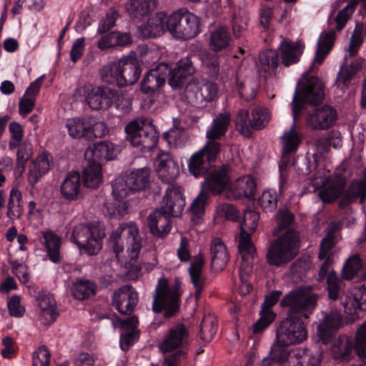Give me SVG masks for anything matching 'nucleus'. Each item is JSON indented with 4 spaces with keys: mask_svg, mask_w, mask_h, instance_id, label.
<instances>
[{
    "mask_svg": "<svg viewBox=\"0 0 366 366\" xmlns=\"http://www.w3.org/2000/svg\"><path fill=\"white\" fill-rule=\"evenodd\" d=\"M319 295L299 287L285 294L280 306L286 309V317L280 322L276 337L280 342L299 345L307 339L308 332L302 320L308 319L315 312Z\"/></svg>",
    "mask_w": 366,
    "mask_h": 366,
    "instance_id": "nucleus-1",
    "label": "nucleus"
},
{
    "mask_svg": "<svg viewBox=\"0 0 366 366\" xmlns=\"http://www.w3.org/2000/svg\"><path fill=\"white\" fill-rule=\"evenodd\" d=\"M179 165L169 156L160 158L157 169L159 179L169 186L163 197L159 209L148 217V227L150 232L157 237H164L172 229L171 217H179L185 206V198L179 187L172 183L179 175Z\"/></svg>",
    "mask_w": 366,
    "mask_h": 366,
    "instance_id": "nucleus-2",
    "label": "nucleus"
},
{
    "mask_svg": "<svg viewBox=\"0 0 366 366\" xmlns=\"http://www.w3.org/2000/svg\"><path fill=\"white\" fill-rule=\"evenodd\" d=\"M324 99L325 86L316 76L309 77L301 91L295 89L292 102L293 122L281 139L284 155H290L295 152L302 142V135L296 129L297 122L305 105L318 106Z\"/></svg>",
    "mask_w": 366,
    "mask_h": 366,
    "instance_id": "nucleus-3",
    "label": "nucleus"
},
{
    "mask_svg": "<svg viewBox=\"0 0 366 366\" xmlns=\"http://www.w3.org/2000/svg\"><path fill=\"white\" fill-rule=\"evenodd\" d=\"M231 167L224 164L212 168L206 174L204 180L202 182L201 190L190 206L193 219H199L204 214L209 193L219 195L231 187Z\"/></svg>",
    "mask_w": 366,
    "mask_h": 366,
    "instance_id": "nucleus-4",
    "label": "nucleus"
},
{
    "mask_svg": "<svg viewBox=\"0 0 366 366\" xmlns=\"http://www.w3.org/2000/svg\"><path fill=\"white\" fill-rule=\"evenodd\" d=\"M190 345V334L188 327L183 323L172 326L159 345L162 353L171 354L166 356L162 366H179L188 357Z\"/></svg>",
    "mask_w": 366,
    "mask_h": 366,
    "instance_id": "nucleus-5",
    "label": "nucleus"
},
{
    "mask_svg": "<svg viewBox=\"0 0 366 366\" xmlns=\"http://www.w3.org/2000/svg\"><path fill=\"white\" fill-rule=\"evenodd\" d=\"M180 286L181 282L177 278L172 286H169L166 278L159 280L152 301V310L154 313L164 312V317L169 319L179 312L182 294Z\"/></svg>",
    "mask_w": 366,
    "mask_h": 366,
    "instance_id": "nucleus-6",
    "label": "nucleus"
},
{
    "mask_svg": "<svg viewBox=\"0 0 366 366\" xmlns=\"http://www.w3.org/2000/svg\"><path fill=\"white\" fill-rule=\"evenodd\" d=\"M345 187L344 182L332 183L320 191V198L324 203H332L342 196L338 203L341 209L357 199L362 203L366 199V175L362 180L353 181L346 190Z\"/></svg>",
    "mask_w": 366,
    "mask_h": 366,
    "instance_id": "nucleus-7",
    "label": "nucleus"
},
{
    "mask_svg": "<svg viewBox=\"0 0 366 366\" xmlns=\"http://www.w3.org/2000/svg\"><path fill=\"white\" fill-rule=\"evenodd\" d=\"M300 238L292 229L273 240L266 253L268 264L281 267L293 260L299 252Z\"/></svg>",
    "mask_w": 366,
    "mask_h": 366,
    "instance_id": "nucleus-8",
    "label": "nucleus"
},
{
    "mask_svg": "<svg viewBox=\"0 0 366 366\" xmlns=\"http://www.w3.org/2000/svg\"><path fill=\"white\" fill-rule=\"evenodd\" d=\"M105 236L103 223L92 222L76 225L71 232V241L89 255H95L101 250L102 239Z\"/></svg>",
    "mask_w": 366,
    "mask_h": 366,
    "instance_id": "nucleus-9",
    "label": "nucleus"
},
{
    "mask_svg": "<svg viewBox=\"0 0 366 366\" xmlns=\"http://www.w3.org/2000/svg\"><path fill=\"white\" fill-rule=\"evenodd\" d=\"M126 139L133 147H142V149L149 151L159 142V133L152 122L148 119H136L129 122L124 127Z\"/></svg>",
    "mask_w": 366,
    "mask_h": 366,
    "instance_id": "nucleus-10",
    "label": "nucleus"
},
{
    "mask_svg": "<svg viewBox=\"0 0 366 366\" xmlns=\"http://www.w3.org/2000/svg\"><path fill=\"white\" fill-rule=\"evenodd\" d=\"M127 237V252L131 261L136 262L142 249V239L139 235V229L133 222L121 224L110 234L108 244L117 257L124 250L122 237Z\"/></svg>",
    "mask_w": 366,
    "mask_h": 366,
    "instance_id": "nucleus-11",
    "label": "nucleus"
},
{
    "mask_svg": "<svg viewBox=\"0 0 366 366\" xmlns=\"http://www.w3.org/2000/svg\"><path fill=\"white\" fill-rule=\"evenodd\" d=\"M170 34L177 39H190L201 32L199 18L181 9L169 16Z\"/></svg>",
    "mask_w": 366,
    "mask_h": 366,
    "instance_id": "nucleus-12",
    "label": "nucleus"
},
{
    "mask_svg": "<svg viewBox=\"0 0 366 366\" xmlns=\"http://www.w3.org/2000/svg\"><path fill=\"white\" fill-rule=\"evenodd\" d=\"M354 350L366 366V322L357 329L355 344L347 338L340 339L333 345L332 353L335 360L347 362L352 359Z\"/></svg>",
    "mask_w": 366,
    "mask_h": 366,
    "instance_id": "nucleus-13",
    "label": "nucleus"
},
{
    "mask_svg": "<svg viewBox=\"0 0 366 366\" xmlns=\"http://www.w3.org/2000/svg\"><path fill=\"white\" fill-rule=\"evenodd\" d=\"M66 127L69 135L75 139H85L93 140L104 137L108 132L106 124L97 122L96 119L89 117H74L68 119Z\"/></svg>",
    "mask_w": 366,
    "mask_h": 366,
    "instance_id": "nucleus-14",
    "label": "nucleus"
},
{
    "mask_svg": "<svg viewBox=\"0 0 366 366\" xmlns=\"http://www.w3.org/2000/svg\"><path fill=\"white\" fill-rule=\"evenodd\" d=\"M362 3V8L366 10V0H350L347 4L341 9L334 19L329 21L330 29L328 32H322L317 41V48L330 51L332 50L336 38L335 31H340L345 26L347 21L354 13L359 3Z\"/></svg>",
    "mask_w": 366,
    "mask_h": 366,
    "instance_id": "nucleus-15",
    "label": "nucleus"
},
{
    "mask_svg": "<svg viewBox=\"0 0 366 366\" xmlns=\"http://www.w3.org/2000/svg\"><path fill=\"white\" fill-rule=\"evenodd\" d=\"M219 155V144L213 142H206L201 149L192 154L189 159V172L196 179L204 177Z\"/></svg>",
    "mask_w": 366,
    "mask_h": 366,
    "instance_id": "nucleus-16",
    "label": "nucleus"
},
{
    "mask_svg": "<svg viewBox=\"0 0 366 366\" xmlns=\"http://www.w3.org/2000/svg\"><path fill=\"white\" fill-rule=\"evenodd\" d=\"M194 56H187L180 59L174 67L169 64L168 83L174 89H182L189 78L196 72Z\"/></svg>",
    "mask_w": 366,
    "mask_h": 366,
    "instance_id": "nucleus-17",
    "label": "nucleus"
},
{
    "mask_svg": "<svg viewBox=\"0 0 366 366\" xmlns=\"http://www.w3.org/2000/svg\"><path fill=\"white\" fill-rule=\"evenodd\" d=\"M341 325L342 315L339 311L325 312L322 320L317 326V342L325 345L331 343Z\"/></svg>",
    "mask_w": 366,
    "mask_h": 366,
    "instance_id": "nucleus-18",
    "label": "nucleus"
},
{
    "mask_svg": "<svg viewBox=\"0 0 366 366\" xmlns=\"http://www.w3.org/2000/svg\"><path fill=\"white\" fill-rule=\"evenodd\" d=\"M282 292L280 290H273L265 295L261 305L260 317L253 325V332L255 334L262 332L275 320L277 315L271 310L280 300Z\"/></svg>",
    "mask_w": 366,
    "mask_h": 366,
    "instance_id": "nucleus-19",
    "label": "nucleus"
},
{
    "mask_svg": "<svg viewBox=\"0 0 366 366\" xmlns=\"http://www.w3.org/2000/svg\"><path fill=\"white\" fill-rule=\"evenodd\" d=\"M169 63L162 62L155 68L148 71L140 85L144 94H152L162 87L168 79Z\"/></svg>",
    "mask_w": 366,
    "mask_h": 366,
    "instance_id": "nucleus-20",
    "label": "nucleus"
},
{
    "mask_svg": "<svg viewBox=\"0 0 366 366\" xmlns=\"http://www.w3.org/2000/svg\"><path fill=\"white\" fill-rule=\"evenodd\" d=\"M138 302V293L133 287L128 285L119 288L112 296V305L122 315L132 314Z\"/></svg>",
    "mask_w": 366,
    "mask_h": 366,
    "instance_id": "nucleus-21",
    "label": "nucleus"
},
{
    "mask_svg": "<svg viewBox=\"0 0 366 366\" xmlns=\"http://www.w3.org/2000/svg\"><path fill=\"white\" fill-rule=\"evenodd\" d=\"M337 117V112L332 107L324 105L313 109L309 114L307 122L312 129H325L335 124Z\"/></svg>",
    "mask_w": 366,
    "mask_h": 366,
    "instance_id": "nucleus-22",
    "label": "nucleus"
},
{
    "mask_svg": "<svg viewBox=\"0 0 366 366\" xmlns=\"http://www.w3.org/2000/svg\"><path fill=\"white\" fill-rule=\"evenodd\" d=\"M139 29L144 38L159 36L167 31L170 33L169 16L164 12L157 13L150 16L147 23L141 25Z\"/></svg>",
    "mask_w": 366,
    "mask_h": 366,
    "instance_id": "nucleus-23",
    "label": "nucleus"
},
{
    "mask_svg": "<svg viewBox=\"0 0 366 366\" xmlns=\"http://www.w3.org/2000/svg\"><path fill=\"white\" fill-rule=\"evenodd\" d=\"M121 71V81L124 86H128L135 84L142 73V68L136 56H124L118 61Z\"/></svg>",
    "mask_w": 366,
    "mask_h": 366,
    "instance_id": "nucleus-24",
    "label": "nucleus"
},
{
    "mask_svg": "<svg viewBox=\"0 0 366 366\" xmlns=\"http://www.w3.org/2000/svg\"><path fill=\"white\" fill-rule=\"evenodd\" d=\"M114 89L105 86L93 88L86 97V102L93 110L107 109L112 106Z\"/></svg>",
    "mask_w": 366,
    "mask_h": 366,
    "instance_id": "nucleus-25",
    "label": "nucleus"
},
{
    "mask_svg": "<svg viewBox=\"0 0 366 366\" xmlns=\"http://www.w3.org/2000/svg\"><path fill=\"white\" fill-rule=\"evenodd\" d=\"M316 152L314 154L307 153L303 159V167H299L302 174L308 175L315 172L319 165V159L330 149L329 142L325 137H321L315 142Z\"/></svg>",
    "mask_w": 366,
    "mask_h": 366,
    "instance_id": "nucleus-26",
    "label": "nucleus"
},
{
    "mask_svg": "<svg viewBox=\"0 0 366 366\" xmlns=\"http://www.w3.org/2000/svg\"><path fill=\"white\" fill-rule=\"evenodd\" d=\"M218 93L215 83L207 82L200 86H195L192 92H187V97L197 107H205L214 101Z\"/></svg>",
    "mask_w": 366,
    "mask_h": 366,
    "instance_id": "nucleus-27",
    "label": "nucleus"
},
{
    "mask_svg": "<svg viewBox=\"0 0 366 366\" xmlns=\"http://www.w3.org/2000/svg\"><path fill=\"white\" fill-rule=\"evenodd\" d=\"M304 43L301 41L293 42L283 39L278 47L280 51L282 62L285 66L297 64L304 50Z\"/></svg>",
    "mask_w": 366,
    "mask_h": 366,
    "instance_id": "nucleus-28",
    "label": "nucleus"
},
{
    "mask_svg": "<svg viewBox=\"0 0 366 366\" xmlns=\"http://www.w3.org/2000/svg\"><path fill=\"white\" fill-rule=\"evenodd\" d=\"M49 156L48 152H43L29 164L27 179L32 188L43 176L49 172L50 169Z\"/></svg>",
    "mask_w": 366,
    "mask_h": 366,
    "instance_id": "nucleus-29",
    "label": "nucleus"
},
{
    "mask_svg": "<svg viewBox=\"0 0 366 366\" xmlns=\"http://www.w3.org/2000/svg\"><path fill=\"white\" fill-rule=\"evenodd\" d=\"M231 121L229 113L219 114L213 120L206 132L207 142H214L219 144V153L221 151V144L217 142L225 135Z\"/></svg>",
    "mask_w": 366,
    "mask_h": 366,
    "instance_id": "nucleus-30",
    "label": "nucleus"
},
{
    "mask_svg": "<svg viewBox=\"0 0 366 366\" xmlns=\"http://www.w3.org/2000/svg\"><path fill=\"white\" fill-rule=\"evenodd\" d=\"M81 184L79 172L72 171L67 173L60 187L61 197L68 201L78 199L81 193Z\"/></svg>",
    "mask_w": 366,
    "mask_h": 366,
    "instance_id": "nucleus-31",
    "label": "nucleus"
},
{
    "mask_svg": "<svg viewBox=\"0 0 366 366\" xmlns=\"http://www.w3.org/2000/svg\"><path fill=\"white\" fill-rule=\"evenodd\" d=\"M132 43V39L129 33L114 31L102 35L97 42V46L101 51H107L110 48L128 46Z\"/></svg>",
    "mask_w": 366,
    "mask_h": 366,
    "instance_id": "nucleus-32",
    "label": "nucleus"
},
{
    "mask_svg": "<svg viewBox=\"0 0 366 366\" xmlns=\"http://www.w3.org/2000/svg\"><path fill=\"white\" fill-rule=\"evenodd\" d=\"M290 346L289 344L280 342L276 337L269 355L263 358L260 366H273L286 362L290 355Z\"/></svg>",
    "mask_w": 366,
    "mask_h": 366,
    "instance_id": "nucleus-33",
    "label": "nucleus"
},
{
    "mask_svg": "<svg viewBox=\"0 0 366 366\" xmlns=\"http://www.w3.org/2000/svg\"><path fill=\"white\" fill-rule=\"evenodd\" d=\"M139 320L136 316L128 317L121 322V327L124 330L119 340L122 350H128L136 342L139 333L137 330Z\"/></svg>",
    "mask_w": 366,
    "mask_h": 366,
    "instance_id": "nucleus-34",
    "label": "nucleus"
},
{
    "mask_svg": "<svg viewBox=\"0 0 366 366\" xmlns=\"http://www.w3.org/2000/svg\"><path fill=\"white\" fill-rule=\"evenodd\" d=\"M342 277L347 280L357 277L366 280V257L362 259L359 254L350 257L344 264Z\"/></svg>",
    "mask_w": 366,
    "mask_h": 366,
    "instance_id": "nucleus-35",
    "label": "nucleus"
},
{
    "mask_svg": "<svg viewBox=\"0 0 366 366\" xmlns=\"http://www.w3.org/2000/svg\"><path fill=\"white\" fill-rule=\"evenodd\" d=\"M211 266L215 271H222L229 262L227 247L219 238H214L210 245Z\"/></svg>",
    "mask_w": 366,
    "mask_h": 366,
    "instance_id": "nucleus-36",
    "label": "nucleus"
},
{
    "mask_svg": "<svg viewBox=\"0 0 366 366\" xmlns=\"http://www.w3.org/2000/svg\"><path fill=\"white\" fill-rule=\"evenodd\" d=\"M92 160L102 165L104 162L114 159L118 154V149L111 142L99 141L94 144L91 150Z\"/></svg>",
    "mask_w": 366,
    "mask_h": 366,
    "instance_id": "nucleus-37",
    "label": "nucleus"
},
{
    "mask_svg": "<svg viewBox=\"0 0 366 366\" xmlns=\"http://www.w3.org/2000/svg\"><path fill=\"white\" fill-rule=\"evenodd\" d=\"M345 312L350 315H356L359 311H366V287L355 288L347 297L344 303Z\"/></svg>",
    "mask_w": 366,
    "mask_h": 366,
    "instance_id": "nucleus-38",
    "label": "nucleus"
},
{
    "mask_svg": "<svg viewBox=\"0 0 366 366\" xmlns=\"http://www.w3.org/2000/svg\"><path fill=\"white\" fill-rule=\"evenodd\" d=\"M41 233L43 244L46 249L49 259L54 264L60 263L62 259L60 252L61 238L53 231L49 230Z\"/></svg>",
    "mask_w": 366,
    "mask_h": 366,
    "instance_id": "nucleus-39",
    "label": "nucleus"
},
{
    "mask_svg": "<svg viewBox=\"0 0 366 366\" xmlns=\"http://www.w3.org/2000/svg\"><path fill=\"white\" fill-rule=\"evenodd\" d=\"M232 43V35L227 27L218 26L210 34L209 46L214 52L225 51Z\"/></svg>",
    "mask_w": 366,
    "mask_h": 366,
    "instance_id": "nucleus-40",
    "label": "nucleus"
},
{
    "mask_svg": "<svg viewBox=\"0 0 366 366\" xmlns=\"http://www.w3.org/2000/svg\"><path fill=\"white\" fill-rule=\"evenodd\" d=\"M151 170L147 167L134 169L126 175L129 189L133 192L145 189L149 187Z\"/></svg>",
    "mask_w": 366,
    "mask_h": 366,
    "instance_id": "nucleus-41",
    "label": "nucleus"
},
{
    "mask_svg": "<svg viewBox=\"0 0 366 366\" xmlns=\"http://www.w3.org/2000/svg\"><path fill=\"white\" fill-rule=\"evenodd\" d=\"M204 264V259L202 257H198L194 259L189 268L191 282L195 289L194 297L196 300L200 298L205 285V278L202 274Z\"/></svg>",
    "mask_w": 366,
    "mask_h": 366,
    "instance_id": "nucleus-42",
    "label": "nucleus"
},
{
    "mask_svg": "<svg viewBox=\"0 0 366 366\" xmlns=\"http://www.w3.org/2000/svg\"><path fill=\"white\" fill-rule=\"evenodd\" d=\"M99 74L103 83L113 87H124L123 82L120 81L121 71L117 61L109 62L104 65L99 70Z\"/></svg>",
    "mask_w": 366,
    "mask_h": 366,
    "instance_id": "nucleus-43",
    "label": "nucleus"
},
{
    "mask_svg": "<svg viewBox=\"0 0 366 366\" xmlns=\"http://www.w3.org/2000/svg\"><path fill=\"white\" fill-rule=\"evenodd\" d=\"M97 290V286L94 282L79 279L74 282L71 287L72 296L77 300L84 301L94 297Z\"/></svg>",
    "mask_w": 366,
    "mask_h": 366,
    "instance_id": "nucleus-44",
    "label": "nucleus"
},
{
    "mask_svg": "<svg viewBox=\"0 0 366 366\" xmlns=\"http://www.w3.org/2000/svg\"><path fill=\"white\" fill-rule=\"evenodd\" d=\"M256 191L257 183L252 176L241 177L234 183V193L238 199L246 197L254 199Z\"/></svg>",
    "mask_w": 366,
    "mask_h": 366,
    "instance_id": "nucleus-45",
    "label": "nucleus"
},
{
    "mask_svg": "<svg viewBox=\"0 0 366 366\" xmlns=\"http://www.w3.org/2000/svg\"><path fill=\"white\" fill-rule=\"evenodd\" d=\"M156 4V0H129L127 11L132 18L141 19L154 9Z\"/></svg>",
    "mask_w": 366,
    "mask_h": 366,
    "instance_id": "nucleus-46",
    "label": "nucleus"
},
{
    "mask_svg": "<svg viewBox=\"0 0 366 366\" xmlns=\"http://www.w3.org/2000/svg\"><path fill=\"white\" fill-rule=\"evenodd\" d=\"M200 59L204 73L211 80L217 79L219 74V56L214 52L204 51L201 52Z\"/></svg>",
    "mask_w": 366,
    "mask_h": 366,
    "instance_id": "nucleus-47",
    "label": "nucleus"
},
{
    "mask_svg": "<svg viewBox=\"0 0 366 366\" xmlns=\"http://www.w3.org/2000/svg\"><path fill=\"white\" fill-rule=\"evenodd\" d=\"M81 183L88 188H97L102 182V167L95 162H89L83 169Z\"/></svg>",
    "mask_w": 366,
    "mask_h": 366,
    "instance_id": "nucleus-48",
    "label": "nucleus"
},
{
    "mask_svg": "<svg viewBox=\"0 0 366 366\" xmlns=\"http://www.w3.org/2000/svg\"><path fill=\"white\" fill-rule=\"evenodd\" d=\"M345 283L335 270H332L327 279L328 297L333 301L342 297L344 294Z\"/></svg>",
    "mask_w": 366,
    "mask_h": 366,
    "instance_id": "nucleus-49",
    "label": "nucleus"
},
{
    "mask_svg": "<svg viewBox=\"0 0 366 366\" xmlns=\"http://www.w3.org/2000/svg\"><path fill=\"white\" fill-rule=\"evenodd\" d=\"M23 213V202L21 193L16 188L10 191L9 199L7 205V216L10 219H19Z\"/></svg>",
    "mask_w": 366,
    "mask_h": 366,
    "instance_id": "nucleus-50",
    "label": "nucleus"
},
{
    "mask_svg": "<svg viewBox=\"0 0 366 366\" xmlns=\"http://www.w3.org/2000/svg\"><path fill=\"white\" fill-rule=\"evenodd\" d=\"M362 61L355 60L352 61L349 66L342 72L337 74V85L338 88L343 89L351 81L353 76L361 69Z\"/></svg>",
    "mask_w": 366,
    "mask_h": 366,
    "instance_id": "nucleus-51",
    "label": "nucleus"
},
{
    "mask_svg": "<svg viewBox=\"0 0 366 366\" xmlns=\"http://www.w3.org/2000/svg\"><path fill=\"white\" fill-rule=\"evenodd\" d=\"M217 323L212 317H204L200 324L199 338L204 343L209 342L217 331Z\"/></svg>",
    "mask_w": 366,
    "mask_h": 366,
    "instance_id": "nucleus-52",
    "label": "nucleus"
},
{
    "mask_svg": "<svg viewBox=\"0 0 366 366\" xmlns=\"http://www.w3.org/2000/svg\"><path fill=\"white\" fill-rule=\"evenodd\" d=\"M235 124L237 129L244 137H252L253 128L248 110L240 109L237 112L235 119Z\"/></svg>",
    "mask_w": 366,
    "mask_h": 366,
    "instance_id": "nucleus-53",
    "label": "nucleus"
},
{
    "mask_svg": "<svg viewBox=\"0 0 366 366\" xmlns=\"http://www.w3.org/2000/svg\"><path fill=\"white\" fill-rule=\"evenodd\" d=\"M104 212L110 218H122L128 212L127 203L124 201L114 199L112 202H107L105 204Z\"/></svg>",
    "mask_w": 366,
    "mask_h": 366,
    "instance_id": "nucleus-54",
    "label": "nucleus"
},
{
    "mask_svg": "<svg viewBox=\"0 0 366 366\" xmlns=\"http://www.w3.org/2000/svg\"><path fill=\"white\" fill-rule=\"evenodd\" d=\"M251 122L253 130H261L264 128L269 120L268 110L262 107H256L252 110Z\"/></svg>",
    "mask_w": 366,
    "mask_h": 366,
    "instance_id": "nucleus-55",
    "label": "nucleus"
},
{
    "mask_svg": "<svg viewBox=\"0 0 366 366\" xmlns=\"http://www.w3.org/2000/svg\"><path fill=\"white\" fill-rule=\"evenodd\" d=\"M278 202L277 195L275 191L264 190L258 199V203L263 211L272 212L277 209Z\"/></svg>",
    "mask_w": 366,
    "mask_h": 366,
    "instance_id": "nucleus-56",
    "label": "nucleus"
},
{
    "mask_svg": "<svg viewBox=\"0 0 366 366\" xmlns=\"http://www.w3.org/2000/svg\"><path fill=\"white\" fill-rule=\"evenodd\" d=\"M118 17V13L115 10H110L99 22L97 33L104 34L109 31L115 25Z\"/></svg>",
    "mask_w": 366,
    "mask_h": 366,
    "instance_id": "nucleus-57",
    "label": "nucleus"
},
{
    "mask_svg": "<svg viewBox=\"0 0 366 366\" xmlns=\"http://www.w3.org/2000/svg\"><path fill=\"white\" fill-rule=\"evenodd\" d=\"M259 59L262 65L275 69L279 64V54L276 50L267 49L259 53Z\"/></svg>",
    "mask_w": 366,
    "mask_h": 366,
    "instance_id": "nucleus-58",
    "label": "nucleus"
},
{
    "mask_svg": "<svg viewBox=\"0 0 366 366\" xmlns=\"http://www.w3.org/2000/svg\"><path fill=\"white\" fill-rule=\"evenodd\" d=\"M9 313L11 317H22L26 312V309L21 305V297L17 295H13L7 302Z\"/></svg>",
    "mask_w": 366,
    "mask_h": 366,
    "instance_id": "nucleus-59",
    "label": "nucleus"
},
{
    "mask_svg": "<svg viewBox=\"0 0 366 366\" xmlns=\"http://www.w3.org/2000/svg\"><path fill=\"white\" fill-rule=\"evenodd\" d=\"M259 219V214L256 211H247L241 223L242 234L244 229H248L250 232H254L257 227Z\"/></svg>",
    "mask_w": 366,
    "mask_h": 366,
    "instance_id": "nucleus-60",
    "label": "nucleus"
},
{
    "mask_svg": "<svg viewBox=\"0 0 366 366\" xmlns=\"http://www.w3.org/2000/svg\"><path fill=\"white\" fill-rule=\"evenodd\" d=\"M51 354L45 345L40 346L33 354L32 366H49Z\"/></svg>",
    "mask_w": 366,
    "mask_h": 366,
    "instance_id": "nucleus-61",
    "label": "nucleus"
},
{
    "mask_svg": "<svg viewBox=\"0 0 366 366\" xmlns=\"http://www.w3.org/2000/svg\"><path fill=\"white\" fill-rule=\"evenodd\" d=\"M112 194L114 197V199H120L122 201L128 195L129 192H132L130 189H129V185L127 183L126 179H116L112 184Z\"/></svg>",
    "mask_w": 366,
    "mask_h": 366,
    "instance_id": "nucleus-62",
    "label": "nucleus"
},
{
    "mask_svg": "<svg viewBox=\"0 0 366 366\" xmlns=\"http://www.w3.org/2000/svg\"><path fill=\"white\" fill-rule=\"evenodd\" d=\"M41 307V315L49 322L53 323L58 316L59 315V312L56 311V307L54 304L51 303V301L46 302V301H42L40 303Z\"/></svg>",
    "mask_w": 366,
    "mask_h": 366,
    "instance_id": "nucleus-63",
    "label": "nucleus"
},
{
    "mask_svg": "<svg viewBox=\"0 0 366 366\" xmlns=\"http://www.w3.org/2000/svg\"><path fill=\"white\" fill-rule=\"evenodd\" d=\"M218 212L219 215L223 216L227 220L239 222L240 219L239 212L232 204L224 203L221 204L218 208Z\"/></svg>",
    "mask_w": 366,
    "mask_h": 366,
    "instance_id": "nucleus-64",
    "label": "nucleus"
}]
</instances>
